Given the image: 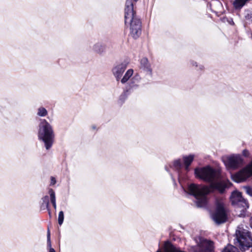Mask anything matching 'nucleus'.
<instances>
[{
  "label": "nucleus",
  "mask_w": 252,
  "mask_h": 252,
  "mask_svg": "<svg viewBox=\"0 0 252 252\" xmlns=\"http://www.w3.org/2000/svg\"><path fill=\"white\" fill-rule=\"evenodd\" d=\"M195 176L203 181L209 183V186H201L195 184L189 185L188 191L196 199L198 207H204L207 203V195L215 190L222 193L232 184L229 180H222L220 170L210 166L196 168L194 170Z\"/></svg>",
  "instance_id": "nucleus-1"
},
{
  "label": "nucleus",
  "mask_w": 252,
  "mask_h": 252,
  "mask_svg": "<svg viewBox=\"0 0 252 252\" xmlns=\"http://www.w3.org/2000/svg\"><path fill=\"white\" fill-rule=\"evenodd\" d=\"M126 25H129L130 34L135 39L141 33V22L134 10V3L132 0H126L125 8Z\"/></svg>",
  "instance_id": "nucleus-2"
},
{
  "label": "nucleus",
  "mask_w": 252,
  "mask_h": 252,
  "mask_svg": "<svg viewBox=\"0 0 252 252\" xmlns=\"http://www.w3.org/2000/svg\"><path fill=\"white\" fill-rule=\"evenodd\" d=\"M38 138L44 143L46 150H49L52 147L55 134L52 126L45 119L40 120L39 124Z\"/></svg>",
  "instance_id": "nucleus-3"
},
{
  "label": "nucleus",
  "mask_w": 252,
  "mask_h": 252,
  "mask_svg": "<svg viewBox=\"0 0 252 252\" xmlns=\"http://www.w3.org/2000/svg\"><path fill=\"white\" fill-rule=\"evenodd\" d=\"M234 243L242 251H245L252 247V235L247 227L238 226L235 233Z\"/></svg>",
  "instance_id": "nucleus-4"
},
{
  "label": "nucleus",
  "mask_w": 252,
  "mask_h": 252,
  "mask_svg": "<svg viewBox=\"0 0 252 252\" xmlns=\"http://www.w3.org/2000/svg\"><path fill=\"white\" fill-rule=\"evenodd\" d=\"M230 200L237 211L240 212L239 216H244L249 205L248 201L242 196V193L238 191H233L230 197Z\"/></svg>",
  "instance_id": "nucleus-5"
},
{
  "label": "nucleus",
  "mask_w": 252,
  "mask_h": 252,
  "mask_svg": "<svg viewBox=\"0 0 252 252\" xmlns=\"http://www.w3.org/2000/svg\"><path fill=\"white\" fill-rule=\"evenodd\" d=\"M216 210L212 215L213 220L217 224L224 223L227 220V210L224 204L217 200L216 203Z\"/></svg>",
  "instance_id": "nucleus-6"
},
{
  "label": "nucleus",
  "mask_w": 252,
  "mask_h": 252,
  "mask_svg": "<svg viewBox=\"0 0 252 252\" xmlns=\"http://www.w3.org/2000/svg\"><path fill=\"white\" fill-rule=\"evenodd\" d=\"M197 245L191 247L192 252H214V243L211 240L199 237L196 239Z\"/></svg>",
  "instance_id": "nucleus-7"
},
{
  "label": "nucleus",
  "mask_w": 252,
  "mask_h": 252,
  "mask_svg": "<svg viewBox=\"0 0 252 252\" xmlns=\"http://www.w3.org/2000/svg\"><path fill=\"white\" fill-rule=\"evenodd\" d=\"M252 176V161L246 167L235 174H231V178L236 183H241L246 181Z\"/></svg>",
  "instance_id": "nucleus-8"
},
{
  "label": "nucleus",
  "mask_w": 252,
  "mask_h": 252,
  "mask_svg": "<svg viewBox=\"0 0 252 252\" xmlns=\"http://www.w3.org/2000/svg\"><path fill=\"white\" fill-rule=\"evenodd\" d=\"M223 161L226 168L229 169H236L243 164L242 157L239 155H232L223 158Z\"/></svg>",
  "instance_id": "nucleus-9"
},
{
  "label": "nucleus",
  "mask_w": 252,
  "mask_h": 252,
  "mask_svg": "<svg viewBox=\"0 0 252 252\" xmlns=\"http://www.w3.org/2000/svg\"><path fill=\"white\" fill-rule=\"evenodd\" d=\"M140 68L146 73L150 82L153 77V69L151 65L146 58H143L140 60Z\"/></svg>",
  "instance_id": "nucleus-10"
},
{
  "label": "nucleus",
  "mask_w": 252,
  "mask_h": 252,
  "mask_svg": "<svg viewBox=\"0 0 252 252\" xmlns=\"http://www.w3.org/2000/svg\"><path fill=\"white\" fill-rule=\"evenodd\" d=\"M127 67L126 63H122L115 65L112 68V71L117 81H119Z\"/></svg>",
  "instance_id": "nucleus-11"
},
{
  "label": "nucleus",
  "mask_w": 252,
  "mask_h": 252,
  "mask_svg": "<svg viewBox=\"0 0 252 252\" xmlns=\"http://www.w3.org/2000/svg\"><path fill=\"white\" fill-rule=\"evenodd\" d=\"M140 80L141 77L138 73L134 74L129 80L127 83V89L130 91L137 89L139 86L138 84Z\"/></svg>",
  "instance_id": "nucleus-12"
},
{
  "label": "nucleus",
  "mask_w": 252,
  "mask_h": 252,
  "mask_svg": "<svg viewBox=\"0 0 252 252\" xmlns=\"http://www.w3.org/2000/svg\"><path fill=\"white\" fill-rule=\"evenodd\" d=\"M92 50L95 53L101 55L105 52L106 46L103 43L97 42L93 46Z\"/></svg>",
  "instance_id": "nucleus-13"
},
{
  "label": "nucleus",
  "mask_w": 252,
  "mask_h": 252,
  "mask_svg": "<svg viewBox=\"0 0 252 252\" xmlns=\"http://www.w3.org/2000/svg\"><path fill=\"white\" fill-rule=\"evenodd\" d=\"M42 202L41 203L40 208L42 210H45L47 209L48 211V213L49 215V216L51 217V211L49 209V197L48 195H45L43 196L42 199Z\"/></svg>",
  "instance_id": "nucleus-14"
},
{
  "label": "nucleus",
  "mask_w": 252,
  "mask_h": 252,
  "mask_svg": "<svg viewBox=\"0 0 252 252\" xmlns=\"http://www.w3.org/2000/svg\"><path fill=\"white\" fill-rule=\"evenodd\" d=\"M194 156L193 155H189L188 156L183 157V161L185 166V170L187 172L189 171V166L193 160Z\"/></svg>",
  "instance_id": "nucleus-15"
},
{
  "label": "nucleus",
  "mask_w": 252,
  "mask_h": 252,
  "mask_svg": "<svg viewBox=\"0 0 252 252\" xmlns=\"http://www.w3.org/2000/svg\"><path fill=\"white\" fill-rule=\"evenodd\" d=\"M182 161L180 159L175 160L173 162L172 164L170 165L171 168L178 172L179 176H180V170L182 169Z\"/></svg>",
  "instance_id": "nucleus-16"
},
{
  "label": "nucleus",
  "mask_w": 252,
  "mask_h": 252,
  "mask_svg": "<svg viewBox=\"0 0 252 252\" xmlns=\"http://www.w3.org/2000/svg\"><path fill=\"white\" fill-rule=\"evenodd\" d=\"M133 73V70L132 69H128L126 73L125 74L123 77L120 79L121 82L122 84H124L126 83L129 80H130V77L132 76Z\"/></svg>",
  "instance_id": "nucleus-17"
},
{
  "label": "nucleus",
  "mask_w": 252,
  "mask_h": 252,
  "mask_svg": "<svg viewBox=\"0 0 252 252\" xmlns=\"http://www.w3.org/2000/svg\"><path fill=\"white\" fill-rule=\"evenodd\" d=\"M49 194H50L51 202L54 209H56L57 205L56 202V196L55 191L53 189H50L49 190Z\"/></svg>",
  "instance_id": "nucleus-18"
},
{
  "label": "nucleus",
  "mask_w": 252,
  "mask_h": 252,
  "mask_svg": "<svg viewBox=\"0 0 252 252\" xmlns=\"http://www.w3.org/2000/svg\"><path fill=\"white\" fill-rule=\"evenodd\" d=\"M48 114L47 110L43 107H40L37 110V115L44 117H45Z\"/></svg>",
  "instance_id": "nucleus-19"
},
{
  "label": "nucleus",
  "mask_w": 252,
  "mask_h": 252,
  "mask_svg": "<svg viewBox=\"0 0 252 252\" xmlns=\"http://www.w3.org/2000/svg\"><path fill=\"white\" fill-rule=\"evenodd\" d=\"M222 252H239L238 249L231 245H227Z\"/></svg>",
  "instance_id": "nucleus-20"
},
{
  "label": "nucleus",
  "mask_w": 252,
  "mask_h": 252,
  "mask_svg": "<svg viewBox=\"0 0 252 252\" xmlns=\"http://www.w3.org/2000/svg\"><path fill=\"white\" fill-rule=\"evenodd\" d=\"M129 90L127 89L126 92H124L120 95L119 98V103H123L125 101L127 97V92Z\"/></svg>",
  "instance_id": "nucleus-21"
},
{
  "label": "nucleus",
  "mask_w": 252,
  "mask_h": 252,
  "mask_svg": "<svg viewBox=\"0 0 252 252\" xmlns=\"http://www.w3.org/2000/svg\"><path fill=\"white\" fill-rule=\"evenodd\" d=\"M63 220H64L63 212V211H61L59 213L58 219V223H59V225H61L63 224Z\"/></svg>",
  "instance_id": "nucleus-22"
},
{
  "label": "nucleus",
  "mask_w": 252,
  "mask_h": 252,
  "mask_svg": "<svg viewBox=\"0 0 252 252\" xmlns=\"http://www.w3.org/2000/svg\"><path fill=\"white\" fill-rule=\"evenodd\" d=\"M244 189L247 194L249 195L250 196H252V189L250 187H245Z\"/></svg>",
  "instance_id": "nucleus-23"
},
{
  "label": "nucleus",
  "mask_w": 252,
  "mask_h": 252,
  "mask_svg": "<svg viewBox=\"0 0 252 252\" xmlns=\"http://www.w3.org/2000/svg\"><path fill=\"white\" fill-rule=\"evenodd\" d=\"M56 183V180L55 178L51 177V185H54Z\"/></svg>",
  "instance_id": "nucleus-24"
},
{
  "label": "nucleus",
  "mask_w": 252,
  "mask_h": 252,
  "mask_svg": "<svg viewBox=\"0 0 252 252\" xmlns=\"http://www.w3.org/2000/svg\"><path fill=\"white\" fill-rule=\"evenodd\" d=\"M243 155L245 157H248V156H249V151L247 150H244L243 151Z\"/></svg>",
  "instance_id": "nucleus-25"
},
{
  "label": "nucleus",
  "mask_w": 252,
  "mask_h": 252,
  "mask_svg": "<svg viewBox=\"0 0 252 252\" xmlns=\"http://www.w3.org/2000/svg\"><path fill=\"white\" fill-rule=\"evenodd\" d=\"M47 247L50 249L51 247V242L50 238H47Z\"/></svg>",
  "instance_id": "nucleus-26"
},
{
  "label": "nucleus",
  "mask_w": 252,
  "mask_h": 252,
  "mask_svg": "<svg viewBox=\"0 0 252 252\" xmlns=\"http://www.w3.org/2000/svg\"><path fill=\"white\" fill-rule=\"evenodd\" d=\"M197 68H197V70H203L204 68V67L202 64H198V67Z\"/></svg>",
  "instance_id": "nucleus-27"
},
{
  "label": "nucleus",
  "mask_w": 252,
  "mask_h": 252,
  "mask_svg": "<svg viewBox=\"0 0 252 252\" xmlns=\"http://www.w3.org/2000/svg\"><path fill=\"white\" fill-rule=\"evenodd\" d=\"M190 63L193 66H195L196 67H198V63L196 62L192 61Z\"/></svg>",
  "instance_id": "nucleus-28"
},
{
  "label": "nucleus",
  "mask_w": 252,
  "mask_h": 252,
  "mask_svg": "<svg viewBox=\"0 0 252 252\" xmlns=\"http://www.w3.org/2000/svg\"><path fill=\"white\" fill-rule=\"evenodd\" d=\"M47 238H50V232L49 227L47 230Z\"/></svg>",
  "instance_id": "nucleus-29"
},
{
  "label": "nucleus",
  "mask_w": 252,
  "mask_h": 252,
  "mask_svg": "<svg viewBox=\"0 0 252 252\" xmlns=\"http://www.w3.org/2000/svg\"><path fill=\"white\" fill-rule=\"evenodd\" d=\"M49 252H56V251L53 248H50V249H49Z\"/></svg>",
  "instance_id": "nucleus-30"
},
{
  "label": "nucleus",
  "mask_w": 252,
  "mask_h": 252,
  "mask_svg": "<svg viewBox=\"0 0 252 252\" xmlns=\"http://www.w3.org/2000/svg\"><path fill=\"white\" fill-rule=\"evenodd\" d=\"M250 226L252 228V217L250 219Z\"/></svg>",
  "instance_id": "nucleus-31"
},
{
  "label": "nucleus",
  "mask_w": 252,
  "mask_h": 252,
  "mask_svg": "<svg viewBox=\"0 0 252 252\" xmlns=\"http://www.w3.org/2000/svg\"><path fill=\"white\" fill-rule=\"evenodd\" d=\"M165 169L167 172H169V170L166 166L165 167Z\"/></svg>",
  "instance_id": "nucleus-32"
},
{
  "label": "nucleus",
  "mask_w": 252,
  "mask_h": 252,
  "mask_svg": "<svg viewBox=\"0 0 252 252\" xmlns=\"http://www.w3.org/2000/svg\"><path fill=\"white\" fill-rule=\"evenodd\" d=\"M92 128H93V129H95L96 128V126H92Z\"/></svg>",
  "instance_id": "nucleus-33"
},
{
  "label": "nucleus",
  "mask_w": 252,
  "mask_h": 252,
  "mask_svg": "<svg viewBox=\"0 0 252 252\" xmlns=\"http://www.w3.org/2000/svg\"><path fill=\"white\" fill-rule=\"evenodd\" d=\"M138 0H132V1H134L135 2H136ZM133 3V2H132Z\"/></svg>",
  "instance_id": "nucleus-34"
}]
</instances>
